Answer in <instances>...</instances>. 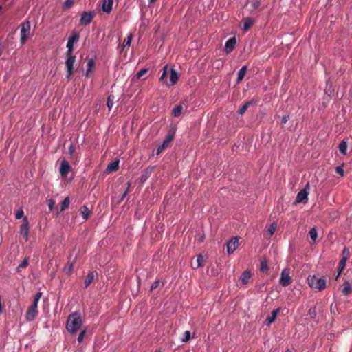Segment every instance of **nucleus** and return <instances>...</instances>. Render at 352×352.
<instances>
[{
  "instance_id": "f257e3e1",
  "label": "nucleus",
  "mask_w": 352,
  "mask_h": 352,
  "mask_svg": "<svg viewBox=\"0 0 352 352\" xmlns=\"http://www.w3.org/2000/svg\"><path fill=\"white\" fill-rule=\"evenodd\" d=\"M82 325L81 313L75 311L69 315L67 320L66 329L72 335L80 330Z\"/></svg>"
},
{
  "instance_id": "f03ea898",
  "label": "nucleus",
  "mask_w": 352,
  "mask_h": 352,
  "mask_svg": "<svg viewBox=\"0 0 352 352\" xmlns=\"http://www.w3.org/2000/svg\"><path fill=\"white\" fill-rule=\"evenodd\" d=\"M41 296L42 292H38L35 294L32 304L28 308L26 311L25 318L27 321H32L37 316L38 303Z\"/></svg>"
},
{
  "instance_id": "7ed1b4c3",
  "label": "nucleus",
  "mask_w": 352,
  "mask_h": 352,
  "mask_svg": "<svg viewBox=\"0 0 352 352\" xmlns=\"http://www.w3.org/2000/svg\"><path fill=\"white\" fill-rule=\"evenodd\" d=\"M307 281L311 288L318 291H322L327 287V279L324 277H318L316 275L309 276Z\"/></svg>"
},
{
  "instance_id": "20e7f679",
  "label": "nucleus",
  "mask_w": 352,
  "mask_h": 352,
  "mask_svg": "<svg viewBox=\"0 0 352 352\" xmlns=\"http://www.w3.org/2000/svg\"><path fill=\"white\" fill-rule=\"evenodd\" d=\"M31 23L27 19L24 21L21 25V32H20V42L21 44H24L28 39L30 35Z\"/></svg>"
},
{
  "instance_id": "39448f33",
  "label": "nucleus",
  "mask_w": 352,
  "mask_h": 352,
  "mask_svg": "<svg viewBox=\"0 0 352 352\" xmlns=\"http://www.w3.org/2000/svg\"><path fill=\"white\" fill-rule=\"evenodd\" d=\"M65 67L67 69V78L69 80L74 73V65L76 61V56L73 54L66 53Z\"/></svg>"
},
{
  "instance_id": "423d86ee",
  "label": "nucleus",
  "mask_w": 352,
  "mask_h": 352,
  "mask_svg": "<svg viewBox=\"0 0 352 352\" xmlns=\"http://www.w3.org/2000/svg\"><path fill=\"white\" fill-rule=\"evenodd\" d=\"M292 283V278L290 276V270L289 268H285L281 272L279 283L283 287H287Z\"/></svg>"
},
{
  "instance_id": "0eeeda50",
  "label": "nucleus",
  "mask_w": 352,
  "mask_h": 352,
  "mask_svg": "<svg viewBox=\"0 0 352 352\" xmlns=\"http://www.w3.org/2000/svg\"><path fill=\"white\" fill-rule=\"evenodd\" d=\"M174 136H175V131H169L168 134L166 135L163 143L157 148V152H156L157 155L160 154L165 148H166L169 146L170 143L174 139Z\"/></svg>"
},
{
  "instance_id": "6e6552de",
  "label": "nucleus",
  "mask_w": 352,
  "mask_h": 352,
  "mask_svg": "<svg viewBox=\"0 0 352 352\" xmlns=\"http://www.w3.org/2000/svg\"><path fill=\"white\" fill-rule=\"evenodd\" d=\"M309 190V184L307 183L305 188L301 190L296 196V203L306 204L308 201V195Z\"/></svg>"
},
{
  "instance_id": "1a4fd4ad",
  "label": "nucleus",
  "mask_w": 352,
  "mask_h": 352,
  "mask_svg": "<svg viewBox=\"0 0 352 352\" xmlns=\"http://www.w3.org/2000/svg\"><path fill=\"white\" fill-rule=\"evenodd\" d=\"M80 38L79 34L77 32H73L72 34L69 37L67 43V51L66 53L73 54L74 44L78 41Z\"/></svg>"
},
{
  "instance_id": "9d476101",
  "label": "nucleus",
  "mask_w": 352,
  "mask_h": 352,
  "mask_svg": "<svg viewBox=\"0 0 352 352\" xmlns=\"http://www.w3.org/2000/svg\"><path fill=\"white\" fill-rule=\"evenodd\" d=\"M29 223L26 217H23V223L20 226L19 233L25 239V241L28 239L29 234Z\"/></svg>"
},
{
  "instance_id": "9b49d317",
  "label": "nucleus",
  "mask_w": 352,
  "mask_h": 352,
  "mask_svg": "<svg viewBox=\"0 0 352 352\" xmlns=\"http://www.w3.org/2000/svg\"><path fill=\"white\" fill-rule=\"evenodd\" d=\"M94 16V12H83L80 17V24L85 25L89 24L93 20Z\"/></svg>"
},
{
  "instance_id": "f8f14e48",
  "label": "nucleus",
  "mask_w": 352,
  "mask_h": 352,
  "mask_svg": "<svg viewBox=\"0 0 352 352\" xmlns=\"http://www.w3.org/2000/svg\"><path fill=\"white\" fill-rule=\"evenodd\" d=\"M71 170L72 167L69 162L65 160H62L60 166V175L63 177H66Z\"/></svg>"
},
{
  "instance_id": "ddd939ff",
  "label": "nucleus",
  "mask_w": 352,
  "mask_h": 352,
  "mask_svg": "<svg viewBox=\"0 0 352 352\" xmlns=\"http://www.w3.org/2000/svg\"><path fill=\"white\" fill-rule=\"evenodd\" d=\"M239 245L238 237H233L227 243V252L228 254L233 253Z\"/></svg>"
},
{
  "instance_id": "4468645a",
  "label": "nucleus",
  "mask_w": 352,
  "mask_h": 352,
  "mask_svg": "<svg viewBox=\"0 0 352 352\" xmlns=\"http://www.w3.org/2000/svg\"><path fill=\"white\" fill-rule=\"evenodd\" d=\"M352 292V287L349 283V280H344L342 284V288L341 289V293L344 296H348Z\"/></svg>"
},
{
  "instance_id": "2eb2a0df",
  "label": "nucleus",
  "mask_w": 352,
  "mask_h": 352,
  "mask_svg": "<svg viewBox=\"0 0 352 352\" xmlns=\"http://www.w3.org/2000/svg\"><path fill=\"white\" fill-rule=\"evenodd\" d=\"M113 0H103L102 4V9L103 12L110 13L112 10Z\"/></svg>"
},
{
  "instance_id": "dca6fc26",
  "label": "nucleus",
  "mask_w": 352,
  "mask_h": 352,
  "mask_svg": "<svg viewBox=\"0 0 352 352\" xmlns=\"http://www.w3.org/2000/svg\"><path fill=\"white\" fill-rule=\"evenodd\" d=\"M153 170V167H148L146 168L142 173L140 178V182L141 183H144L145 182L148 178L151 176L152 172Z\"/></svg>"
},
{
  "instance_id": "f3484780",
  "label": "nucleus",
  "mask_w": 352,
  "mask_h": 352,
  "mask_svg": "<svg viewBox=\"0 0 352 352\" xmlns=\"http://www.w3.org/2000/svg\"><path fill=\"white\" fill-rule=\"evenodd\" d=\"M279 311L280 308H277L276 309H274L272 311L271 316H269L265 320V323L267 325H270V324L275 321Z\"/></svg>"
},
{
  "instance_id": "a211bd4d",
  "label": "nucleus",
  "mask_w": 352,
  "mask_h": 352,
  "mask_svg": "<svg viewBox=\"0 0 352 352\" xmlns=\"http://www.w3.org/2000/svg\"><path fill=\"white\" fill-rule=\"evenodd\" d=\"M96 274H97V273L95 272H89V274L86 276V278H85V283H84L85 288H87L91 284V283L93 282V280L95 278Z\"/></svg>"
},
{
  "instance_id": "6ab92c4d",
  "label": "nucleus",
  "mask_w": 352,
  "mask_h": 352,
  "mask_svg": "<svg viewBox=\"0 0 352 352\" xmlns=\"http://www.w3.org/2000/svg\"><path fill=\"white\" fill-rule=\"evenodd\" d=\"M236 43V40L235 37L230 38L226 42V48L228 52L232 51L235 47Z\"/></svg>"
},
{
  "instance_id": "aec40b11",
  "label": "nucleus",
  "mask_w": 352,
  "mask_h": 352,
  "mask_svg": "<svg viewBox=\"0 0 352 352\" xmlns=\"http://www.w3.org/2000/svg\"><path fill=\"white\" fill-rule=\"evenodd\" d=\"M251 276H252V274H251L250 271L245 270L241 274L240 279L243 285H246L248 283L249 280L250 279Z\"/></svg>"
},
{
  "instance_id": "412c9836",
  "label": "nucleus",
  "mask_w": 352,
  "mask_h": 352,
  "mask_svg": "<svg viewBox=\"0 0 352 352\" xmlns=\"http://www.w3.org/2000/svg\"><path fill=\"white\" fill-rule=\"evenodd\" d=\"M179 79V76L176 72V70L173 68L170 69V84L169 85H175Z\"/></svg>"
},
{
  "instance_id": "4be33fe9",
  "label": "nucleus",
  "mask_w": 352,
  "mask_h": 352,
  "mask_svg": "<svg viewBox=\"0 0 352 352\" xmlns=\"http://www.w3.org/2000/svg\"><path fill=\"white\" fill-rule=\"evenodd\" d=\"M254 104L253 101H246L239 109H238V113L239 115H243L248 107H250L251 105Z\"/></svg>"
},
{
  "instance_id": "5701e85b",
  "label": "nucleus",
  "mask_w": 352,
  "mask_h": 352,
  "mask_svg": "<svg viewBox=\"0 0 352 352\" xmlns=\"http://www.w3.org/2000/svg\"><path fill=\"white\" fill-rule=\"evenodd\" d=\"M248 3L250 6L249 11L252 12L254 10H257L261 6V0H249Z\"/></svg>"
},
{
  "instance_id": "b1692460",
  "label": "nucleus",
  "mask_w": 352,
  "mask_h": 352,
  "mask_svg": "<svg viewBox=\"0 0 352 352\" xmlns=\"http://www.w3.org/2000/svg\"><path fill=\"white\" fill-rule=\"evenodd\" d=\"M119 168V161L116 160L114 162H111L107 168V171L111 173V172H116Z\"/></svg>"
},
{
  "instance_id": "393cba45",
  "label": "nucleus",
  "mask_w": 352,
  "mask_h": 352,
  "mask_svg": "<svg viewBox=\"0 0 352 352\" xmlns=\"http://www.w3.org/2000/svg\"><path fill=\"white\" fill-rule=\"evenodd\" d=\"M254 23V20L250 17H246L243 19V30L247 32L250 29Z\"/></svg>"
},
{
  "instance_id": "a878e982",
  "label": "nucleus",
  "mask_w": 352,
  "mask_h": 352,
  "mask_svg": "<svg viewBox=\"0 0 352 352\" xmlns=\"http://www.w3.org/2000/svg\"><path fill=\"white\" fill-rule=\"evenodd\" d=\"M80 213L85 221H87L91 214V210L87 206H83L80 208Z\"/></svg>"
},
{
  "instance_id": "bb28decb",
  "label": "nucleus",
  "mask_w": 352,
  "mask_h": 352,
  "mask_svg": "<svg viewBox=\"0 0 352 352\" xmlns=\"http://www.w3.org/2000/svg\"><path fill=\"white\" fill-rule=\"evenodd\" d=\"M247 72V66L242 67L238 72L236 83L241 82Z\"/></svg>"
},
{
  "instance_id": "cd10ccee",
  "label": "nucleus",
  "mask_w": 352,
  "mask_h": 352,
  "mask_svg": "<svg viewBox=\"0 0 352 352\" xmlns=\"http://www.w3.org/2000/svg\"><path fill=\"white\" fill-rule=\"evenodd\" d=\"M346 261H346V258H341V260H340V261L339 263L338 273V275L336 277V280H338V277L340 276V275L341 274V273L342 272V271L345 268Z\"/></svg>"
},
{
  "instance_id": "c85d7f7f",
  "label": "nucleus",
  "mask_w": 352,
  "mask_h": 352,
  "mask_svg": "<svg viewBox=\"0 0 352 352\" xmlns=\"http://www.w3.org/2000/svg\"><path fill=\"white\" fill-rule=\"evenodd\" d=\"M95 65V61L94 59H89L87 62V69L86 71V76L89 77L92 72V69Z\"/></svg>"
},
{
  "instance_id": "c756f323",
  "label": "nucleus",
  "mask_w": 352,
  "mask_h": 352,
  "mask_svg": "<svg viewBox=\"0 0 352 352\" xmlns=\"http://www.w3.org/2000/svg\"><path fill=\"white\" fill-rule=\"evenodd\" d=\"M183 109V105L182 104H179L174 107V109H173L172 114L175 117H179L182 113Z\"/></svg>"
},
{
  "instance_id": "7c9ffc66",
  "label": "nucleus",
  "mask_w": 352,
  "mask_h": 352,
  "mask_svg": "<svg viewBox=\"0 0 352 352\" xmlns=\"http://www.w3.org/2000/svg\"><path fill=\"white\" fill-rule=\"evenodd\" d=\"M70 204V199L69 197H67L64 199V200L61 202L60 204V212L65 210L69 208Z\"/></svg>"
},
{
  "instance_id": "2f4dec72",
  "label": "nucleus",
  "mask_w": 352,
  "mask_h": 352,
  "mask_svg": "<svg viewBox=\"0 0 352 352\" xmlns=\"http://www.w3.org/2000/svg\"><path fill=\"white\" fill-rule=\"evenodd\" d=\"M346 150H347V144L346 142L344 140L342 141L340 144H339V151L340 152L343 154H346Z\"/></svg>"
},
{
  "instance_id": "473e14b6",
  "label": "nucleus",
  "mask_w": 352,
  "mask_h": 352,
  "mask_svg": "<svg viewBox=\"0 0 352 352\" xmlns=\"http://www.w3.org/2000/svg\"><path fill=\"white\" fill-rule=\"evenodd\" d=\"M309 236L312 241L314 243L318 236V232L316 228H312L309 232Z\"/></svg>"
},
{
  "instance_id": "72a5a7b5",
  "label": "nucleus",
  "mask_w": 352,
  "mask_h": 352,
  "mask_svg": "<svg viewBox=\"0 0 352 352\" xmlns=\"http://www.w3.org/2000/svg\"><path fill=\"white\" fill-rule=\"evenodd\" d=\"M168 65L164 66L163 67V73H162L161 77L160 78V80L166 83V85H168L167 83V82L165 80V79L166 78V75L168 74Z\"/></svg>"
},
{
  "instance_id": "f704fd0d",
  "label": "nucleus",
  "mask_w": 352,
  "mask_h": 352,
  "mask_svg": "<svg viewBox=\"0 0 352 352\" xmlns=\"http://www.w3.org/2000/svg\"><path fill=\"white\" fill-rule=\"evenodd\" d=\"M114 99H115V97L112 94L109 95L107 98V105L109 109V111H111V109L113 105Z\"/></svg>"
},
{
  "instance_id": "c9c22d12",
  "label": "nucleus",
  "mask_w": 352,
  "mask_h": 352,
  "mask_svg": "<svg viewBox=\"0 0 352 352\" xmlns=\"http://www.w3.org/2000/svg\"><path fill=\"white\" fill-rule=\"evenodd\" d=\"M276 223H272L268 228L267 229V234H269L270 236H272L274 232H275V230H276Z\"/></svg>"
},
{
  "instance_id": "e433bc0d",
  "label": "nucleus",
  "mask_w": 352,
  "mask_h": 352,
  "mask_svg": "<svg viewBox=\"0 0 352 352\" xmlns=\"http://www.w3.org/2000/svg\"><path fill=\"white\" fill-rule=\"evenodd\" d=\"M204 265V257L202 255H199L197 258V265L195 268H199Z\"/></svg>"
},
{
  "instance_id": "4c0bfd02",
  "label": "nucleus",
  "mask_w": 352,
  "mask_h": 352,
  "mask_svg": "<svg viewBox=\"0 0 352 352\" xmlns=\"http://www.w3.org/2000/svg\"><path fill=\"white\" fill-rule=\"evenodd\" d=\"M28 258H25L23 261L17 267V272H19L21 269L25 268L28 265Z\"/></svg>"
},
{
  "instance_id": "58836bf2",
  "label": "nucleus",
  "mask_w": 352,
  "mask_h": 352,
  "mask_svg": "<svg viewBox=\"0 0 352 352\" xmlns=\"http://www.w3.org/2000/svg\"><path fill=\"white\" fill-rule=\"evenodd\" d=\"M132 38H133L132 34H130L129 36H128L127 38H125L123 42V46L124 47H126V46L129 47L131 43Z\"/></svg>"
},
{
  "instance_id": "ea45409f",
  "label": "nucleus",
  "mask_w": 352,
  "mask_h": 352,
  "mask_svg": "<svg viewBox=\"0 0 352 352\" xmlns=\"http://www.w3.org/2000/svg\"><path fill=\"white\" fill-rule=\"evenodd\" d=\"M268 269H269V267H268L267 262L266 261H262L261 262V267H260L261 271L267 272L268 270Z\"/></svg>"
},
{
  "instance_id": "a19ab883",
  "label": "nucleus",
  "mask_w": 352,
  "mask_h": 352,
  "mask_svg": "<svg viewBox=\"0 0 352 352\" xmlns=\"http://www.w3.org/2000/svg\"><path fill=\"white\" fill-rule=\"evenodd\" d=\"M190 338V332L189 331H186L184 333V337L182 338L183 342H187L189 341Z\"/></svg>"
},
{
  "instance_id": "79ce46f5",
  "label": "nucleus",
  "mask_w": 352,
  "mask_h": 352,
  "mask_svg": "<svg viewBox=\"0 0 352 352\" xmlns=\"http://www.w3.org/2000/svg\"><path fill=\"white\" fill-rule=\"evenodd\" d=\"M47 204L49 207L50 211H52L55 206V201L52 199H49L47 200Z\"/></svg>"
},
{
  "instance_id": "37998d69",
  "label": "nucleus",
  "mask_w": 352,
  "mask_h": 352,
  "mask_svg": "<svg viewBox=\"0 0 352 352\" xmlns=\"http://www.w3.org/2000/svg\"><path fill=\"white\" fill-rule=\"evenodd\" d=\"M148 72V69H142L140 70L137 74L136 77L138 79L141 78L144 75H145Z\"/></svg>"
},
{
  "instance_id": "c03bdc74",
  "label": "nucleus",
  "mask_w": 352,
  "mask_h": 352,
  "mask_svg": "<svg viewBox=\"0 0 352 352\" xmlns=\"http://www.w3.org/2000/svg\"><path fill=\"white\" fill-rule=\"evenodd\" d=\"M74 4V0H66L63 4L64 9L70 8Z\"/></svg>"
},
{
  "instance_id": "a18cd8bd",
  "label": "nucleus",
  "mask_w": 352,
  "mask_h": 352,
  "mask_svg": "<svg viewBox=\"0 0 352 352\" xmlns=\"http://www.w3.org/2000/svg\"><path fill=\"white\" fill-rule=\"evenodd\" d=\"M86 332H87L86 329H84V330H82V331L80 333V334L78 335V342L79 343H80V342H82V340H83V339H84V338H85V335H86Z\"/></svg>"
},
{
  "instance_id": "49530a36",
  "label": "nucleus",
  "mask_w": 352,
  "mask_h": 352,
  "mask_svg": "<svg viewBox=\"0 0 352 352\" xmlns=\"http://www.w3.org/2000/svg\"><path fill=\"white\" fill-rule=\"evenodd\" d=\"M23 215H24V212H23V210L22 209H20L16 213V215H15V218L16 219H20L21 218L23 219Z\"/></svg>"
},
{
  "instance_id": "de8ad7c7",
  "label": "nucleus",
  "mask_w": 352,
  "mask_h": 352,
  "mask_svg": "<svg viewBox=\"0 0 352 352\" xmlns=\"http://www.w3.org/2000/svg\"><path fill=\"white\" fill-rule=\"evenodd\" d=\"M342 258H346V261L348 260L349 257V250L348 248H344L343 251H342Z\"/></svg>"
},
{
  "instance_id": "09e8293b",
  "label": "nucleus",
  "mask_w": 352,
  "mask_h": 352,
  "mask_svg": "<svg viewBox=\"0 0 352 352\" xmlns=\"http://www.w3.org/2000/svg\"><path fill=\"white\" fill-rule=\"evenodd\" d=\"M309 315L312 318H314L316 317V307H311L309 309Z\"/></svg>"
},
{
  "instance_id": "8fccbe9b",
  "label": "nucleus",
  "mask_w": 352,
  "mask_h": 352,
  "mask_svg": "<svg viewBox=\"0 0 352 352\" xmlns=\"http://www.w3.org/2000/svg\"><path fill=\"white\" fill-rule=\"evenodd\" d=\"M160 285V281L159 280H156L151 285V290H154L159 287Z\"/></svg>"
},
{
  "instance_id": "3c124183",
  "label": "nucleus",
  "mask_w": 352,
  "mask_h": 352,
  "mask_svg": "<svg viewBox=\"0 0 352 352\" xmlns=\"http://www.w3.org/2000/svg\"><path fill=\"white\" fill-rule=\"evenodd\" d=\"M69 154L72 156H73L75 153V151H76V148L75 146H74L73 144H71L69 147Z\"/></svg>"
},
{
  "instance_id": "603ef678",
  "label": "nucleus",
  "mask_w": 352,
  "mask_h": 352,
  "mask_svg": "<svg viewBox=\"0 0 352 352\" xmlns=\"http://www.w3.org/2000/svg\"><path fill=\"white\" fill-rule=\"evenodd\" d=\"M336 172L342 176L344 175V170L341 166L336 167Z\"/></svg>"
},
{
  "instance_id": "864d4df0",
  "label": "nucleus",
  "mask_w": 352,
  "mask_h": 352,
  "mask_svg": "<svg viewBox=\"0 0 352 352\" xmlns=\"http://www.w3.org/2000/svg\"><path fill=\"white\" fill-rule=\"evenodd\" d=\"M128 185V188H127V190L124 191V192L122 194V197H121V199H120V201H123L124 199L126 197L127 193H128V190L129 188V186H130V183H128L127 184Z\"/></svg>"
},
{
  "instance_id": "5fc2aeb1",
  "label": "nucleus",
  "mask_w": 352,
  "mask_h": 352,
  "mask_svg": "<svg viewBox=\"0 0 352 352\" xmlns=\"http://www.w3.org/2000/svg\"><path fill=\"white\" fill-rule=\"evenodd\" d=\"M289 118L288 116H284L281 120L282 123L285 124L288 121Z\"/></svg>"
},
{
  "instance_id": "6e6d98bb",
  "label": "nucleus",
  "mask_w": 352,
  "mask_h": 352,
  "mask_svg": "<svg viewBox=\"0 0 352 352\" xmlns=\"http://www.w3.org/2000/svg\"><path fill=\"white\" fill-rule=\"evenodd\" d=\"M4 50L3 45L1 42H0V56L1 55L3 51Z\"/></svg>"
},
{
  "instance_id": "4d7b16f0",
  "label": "nucleus",
  "mask_w": 352,
  "mask_h": 352,
  "mask_svg": "<svg viewBox=\"0 0 352 352\" xmlns=\"http://www.w3.org/2000/svg\"><path fill=\"white\" fill-rule=\"evenodd\" d=\"M72 267H73V265H72V264H71V265H69V270H71L72 269Z\"/></svg>"
},
{
  "instance_id": "13d9d810",
  "label": "nucleus",
  "mask_w": 352,
  "mask_h": 352,
  "mask_svg": "<svg viewBox=\"0 0 352 352\" xmlns=\"http://www.w3.org/2000/svg\"><path fill=\"white\" fill-rule=\"evenodd\" d=\"M155 1H156V0H149V2H150V3H153V2H155Z\"/></svg>"
},
{
  "instance_id": "bf43d9fd",
  "label": "nucleus",
  "mask_w": 352,
  "mask_h": 352,
  "mask_svg": "<svg viewBox=\"0 0 352 352\" xmlns=\"http://www.w3.org/2000/svg\"><path fill=\"white\" fill-rule=\"evenodd\" d=\"M285 352H292V351L289 349H287Z\"/></svg>"
},
{
  "instance_id": "052dcab7",
  "label": "nucleus",
  "mask_w": 352,
  "mask_h": 352,
  "mask_svg": "<svg viewBox=\"0 0 352 352\" xmlns=\"http://www.w3.org/2000/svg\"><path fill=\"white\" fill-rule=\"evenodd\" d=\"M1 9V7H0V10Z\"/></svg>"
}]
</instances>
